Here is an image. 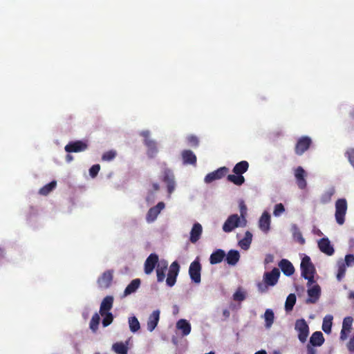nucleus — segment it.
<instances>
[{"label":"nucleus","instance_id":"de8ad7c7","mask_svg":"<svg viewBox=\"0 0 354 354\" xmlns=\"http://www.w3.org/2000/svg\"><path fill=\"white\" fill-rule=\"evenodd\" d=\"M116 156V151L113 150H110L105 152L102 157V159L104 161H111L115 158Z\"/></svg>","mask_w":354,"mask_h":354},{"label":"nucleus","instance_id":"6e6552de","mask_svg":"<svg viewBox=\"0 0 354 354\" xmlns=\"http://www.w3.org/2000/svg\"><path fill=\"white\" fill-rule=\"evenodd\" d=\"M180 270V266L177 261H174L169 266L166 283L168 286L172 287L176 282V278Z\"/></svg>","mask_w":354,"mask_h":354},{"label":"nucleus","instance_id":"7c9ffc66","mask_svg":"<svg viewBox=\"0 0 354 354\" xmlns=\"http://www.w3.org/2000/svg\"><path fill=\"white\" fill-rule=\"evenodd\" d=\"M249 168V163L246 160H242L235 165L232 171L235 174L243 175Z\"/></svg>","mask_w":354,"mask_h":354},{"label":"nucleus","instance_id":"4468645a","mask_svg":"<svg viewBox=\"0 0 354 354\" xmlns=\"http://www.w3.org/2000/svg\"><path fill=\"white\" fill-rule=\"evenodd\" d=\"M158 263V256L155 253L149 254L144 265L145 274H150Z\"/></svg>","mask_w":354,"mask_h":354},{"label":"nucleus","instance_id":"ddd939ff","mask_svg":"<svg viewBox=\"0 0 354 354\" xmlns=\"http://www.w3.org/2000/svg\"><path fill=\"white\" fill-rule=\"evenodd\" d=\"M165 204L164 202H159L156 206L151 207L146 215V220L148 223L153 222L165 208Z\"/></svg>","mask_w":354,"mask_h":354},{"label":"nucleus","instance_id":"9d476101","mask_svg":"<svg viewBox=\"0 0 354 354\" xmlns=\"http://www.w3.org/2000/svg\"><path fill=\"white\" fill-rule=\"evenodd\" d=\"M229 169L226 167H222L218 169L209 173L205 177V182L206 183H210L216 180H218L226 176Z\"/></svg>","mask_w":354,"mask_h":354},{"label":"nucleus","instance_id":"20e7f679","mask_svg":"<svg viewBox=\"0 0 354 354\" xmlns=\"http://www.w3.org/2000/svg\"><path fill=\"white\" fill-rule=\"evenodd\" d=\"M202 266L198 257L192 261L189 268V274L190 279L195 283H199L201 281Z\"/></svg>","mask_w":354,"mask_h":354},{"label":"nucleus","instance_id":"ea45409f","mask_svg":"<svg viewBox=\"0 0 354 354\" xmlns=\"http://www.w3.org/2000/svg\"><path fill=\"white\" fill-rule=\"evenodd\" d=\"M335 194V189L330 188L326 191L321 196L320 201L323 204L328 203L330 201L333 195Z\"/></svg>","mask_w":354,"mask_h":354},{"label":"nucleus","instance_id":"603ef678","mask_svg":"<svg viewBox=\"0 0 354 354\" xmlns=\"http://www.w3.org/2000/svg\"><path fill=\"white\" fill-rule=\"evenodd\" d=\"M345 155L347 157V158H348L349 162L351 163V165L354 168V149L353 148L348 149L346 151Z\"/></svg>","mask_w":354,"mask_h":354},{"label":"nucleus","instance_id":"f3484780","mask_svg":"<svg viewBox=\"0 0 354 354\" xmlns=\"http://www.w3.org/2000/svg\"><path fill=\"white\" fill-rule=\"evenodd\" d=\"M162 180L167 184L168 192L171 194L174 190L175 182L174 174L170 169H165Z\"/></svg>","mask_w":354,"mask_h":354},{"label":"nucleus","instance_id":"9b49d317","mask_svg":"<svg viewBox=\"0 0 354 354\" xmlns=\"http://www.w3.org/2000/svg\"><path fill=\"white\" fill-rule=\"evenodd\" d=\"M88 148V145L86 142L82 140H77L71 142L66 145L64 149L68 153H77L85 151Z\"/></svg>","mask_w":354,"mask_h":354},{"label":"nucleus","instance_id":"052dcab7","mask_svg":"<svg viewBox=\"0 0 354 354\" xmlns=\"http://www.w3.org/2000/svg\"><path fill=\"white\" fill-rule=\"evenodd\" d=\"M223 316L224 317V320L227 319L230 316V312L228 309H224L223 310Z\"/></svg>","mask_w":354,"mask_h":354},{"label":"nucleus","instance_id":"412c9836","mask_svg":"<svg viewBox=\"0 0 354 354\" xmlns=\"http://www.w3.org/2000/svg\"><path fill=\"white\" fill-rule=\"evenodd\" d=\"M279 266L286 276H291L295 272V268L292 263L287 259L281 260L279 263Z\"/></svg>","mask_w":354,"mask_h":354},{"label":"nucleus","instance_id":"cd10ccee","mask_svg":"<svg viewBox=\"0 0 354 354\" xmlns=\"http://www.w3.org/2000/svg\"><path fill=\"white\" fill-rule=\"evenodd\" d=\"M324 340L322 333L320 331H316L312 334L309 344L314 346H320L324 344Z\"/></svg>","mask_w":354,"mask_h":354},{"label":"nucleus","instance_id":"4be33fe9","mask_svg":"<svg viewBox=\"0 0 354 354\" xmlns=\"http://www.w3.org/2000/svg\"><path fill=\"white\" fill-rule=\"evenodd\" d=\"M259 228L264 232H268L270 226V215L268 212H264L259 221Z\"/></svg>","mask_w":354,"mask_h":354},{"label":"nucleus","instance_id":"f704fd0d","mask_svg":"<svg viewBox=\"0 0 354 354\" xmlns=\"http://www.w3.org/2000/svg\"><path fill=\"white\" fill-rule=\"evenodd\" d=\"M274 315L272 310H271V309L266 310L265 313H264V319L266 322L265 326L267 328H270L272 326V325L274 322Z\"/></svg>","mask_w":354,"mask_h":354},{"label":"nucleus","instance_id":"7ed1b4c3","mask_svg":"<svg viewBox=\"0 0 354 354\" xmlns=\"http://www.w3.org/2000/svg\"><path fill=\"white\" fill-rule=\"evenodd\" d=\"M245 226L243 225V219L238 214H234L228 216L222 228L225 232L229 233L236 227Z\"/></svg>","mask_w":354,"mask_h":354},{"label":"nucleus","instance_id":"473e14b6","mask_svg":"<svg viewBox=\"0 0 354 354\" xmlns=\"http://www.w3.org/2000/svg\"><path fill=\"white\" fill-rule=\"evenodd\" d=\"M252 233L247 231L245 234V237L239 241V245L243 250H248L252 243Z\"/></svg>","mask_w":354,"mask_h":354},{"label":"nucleus","instance_id":"338daca9","mask_svg":"<svg viewBox=\"0 0 354 354\" xmlns=\"http://www.w3.org/2000/svg\"><path fill=\"white\" fill-rule=\"evenodd\" d=\"M350 299H354V291L353 292H350L349 294V297H348Z\"/></svg>","mask_w":354,"mask_h":354},{"label":"nucleus","instance_id":"f257e3e1","mask_svg":"<svg viewBox=\"0 0 354 354\" xmlns=\"http://www.w3.org/2000/svg\"><path fill=\"white\" fill-rule=\"evenodd\" d=\"M280 276L279 270L274 268L270 272H266L263 274L264 284L259 283L258 288L261 292L267 291L268 286H273L277 284Z\"/></svg>","mask_w":354,"mask_h":354},{"label":"nucleus","instance_id":"5701e85b","mask_svg":"<svg viewBox=\"0 0 354 354\" xmlns=\"http://www.w3.org/2000/svg\"><path fill=\"white\" fill-rule=\"evenodd\" d=\"M160 319V311L158 310L153 311V313L149 317L147 321V329L152 332L157 326Z\"/></svg>","mask_w":354,"mask_h":354},{"label":"nucleus","instance_id":"423d86ee","mask_svg":"<svg viewBox=\"0 0 354 354\" xmlns=\"http://www.w3.org/2000/svg\"><path fill=\"white\" fill-rule=\"evenodd\" d=\"M113 271L108 270L104 272L97 279V283L100 289H107L112 283Z\"/></svg>","mask_w":354,"mask_h":354},{"label":"nucleus","instance_id":"f8f14e48","mask_svg":"<svg viewBox=\"0 0 354 354\" xmlns=\"http://www.w3.org/2000/svg\"><path fill=\"white\" fill-rule=\"evenodd\" d=\"M306 172L302 167L299 166L295 169V177L298 187L301 189H304L307 187V182L306 180Z\"/></svg>","mask_w":354,"mask_h":354},{"label":"nucleus","instance_id":"aec40b11","mask_svg":"<svg viewBox=\"0 0 354 354\" xmlns=\"http://www.w3.org/2000/svg\"><path fill=\"white\" fill-rule=\"evenodd\" d=\"M203 232L202 225L199 223H195L190 232L189 241L192 243H196L201 238Z\"/></svg>","mask_w":354,"mask_h":354},{"label":"nucleus","instance_id":"79ce46f5","mask_svg":"<svg viewBox=\"0 0 354 354\" xmlns=\"http://www.w3.org/2000/svg\"><path fill=\"white\" fill-rule=\"evenodd\" d=\"M338 270H337V279L339 281H341L342 279L344 277L346 270V266L345 263L342 261L338 262L337 264Z\"/></svg>","mask_w":354,"mask_h":354},{"label":"nucleus","instance_id":"58836bf2","mask_svg":"<svg viewBox=\"0 0 354 354\" xmlns=\"http://www.w3.org/2000/svg\"><path fill=\"white\" fill-rule=\"evenodd\" d=\"M57 182L55 180L51 181L46 184L39 189V194L44 196L48 195L53 189L55 188Z\"/></svg>","mask_w":354,"mask_h":354},{"label":"nucleus","instance_id":"b1692460","mask_svg":"<svg viewBox=\"0 0 354 354\" xmlns=\"http://www.w3.org/2000/svg\"><path fill=\"white\" fill-rule=\"evenodd\" d=\"M225 261L230 266H235L240 259V254L238 250H230L225 254Z\"/></svg>","mask_w":354,"mask_h":354},{"label":"nucleus","instance_id":"09e8293b","mask_svg":"<svg viewBox=\"0 0 354 354\" xmlns=\"http://www.w3.org/2000/svg\"><path fill=\"white\" fill-rule=\"evenodd\" d=\"M187 140L188 145L192 147H197L199 145L198 138L196 136L190 135L187 136Z\"/></svg>","mask_w":354,"mask_h":354},{"label":"nucleus","instance_id":"a19ab883","mask_svg":"<svg viewBox=\"0 0 354 354\" xmlns=\"http://www.w3.org/2000/svg\"><path fill=\"white\" fill-rule=\"evenodd\" d=\"M145 145L148 147V153L151 156L157 152L156 143L155 141L150 139H145Z\"/></svg>","mask_w":354,"mask_h":354},{"label":"nucleus","instance_id":"e433bc0d","mask_svg":"<svg viewBox=\"0 0 354 354\" xmlns=\"http://www.w3.org/2000/svg\"><path fill=\"white\" fill-rule=\"evenodd\" d=\"M296 303V296L295 294H290L286 300L285 303V309L287 312L292 310L295 304Z\"/></svg>","mask_w":354,"mask_h":354},{"label":"nucleus","instance_id":"72a5a7b5","mask_svg":"<svg viewBox=\"0 0 354 354\" xmlns=\"http://www.w3.org/2000/svg\"><path fill=\"white\" fill-rule=\"evenodd\" d=\"M227 180L229 182L234 183L236 185L240 186L245 182V178L243 175L240 174H229L227 176Z\"/></svg>","mask_w":354,"mask_h":354},{"label":"nucleus","instance_id":"37998d69","mask_svg":"<svg viewBox=\"0 0 354 354\" xmlns=\"http://www.w3.org/2000/svg\"><path fill=\"white\" fill-rule=\"evenodd\" d=\"M129 328L133 333L137 332L140 328V323L136 317H131L129 319Z\"/></svg>","mask_w":354,"mask_h":354},{"label":"nucleus","instance_id":"f03ea898","mask_svg":"<svg viewBox=\"0 0 354 354\" xmlns=\"http://www.w3.org/2000/svg\"><path fill=\"white\" fill-rule=\"evenodd\" d=\"M348 205L345 198H339L335 202V217L336 222L342 225L345 222V216L347 212Z\"/></svg>","mask_w":354,"mask_h":354},{"label":"nucleus","instance_id":"39448f33","mask_svg":"<svg viewBox=\"0 0 354 354\" xmlns=\"http://www.w3.org/2000/svg\"><path fill=\"white\" fill-rule=\"evenodd\" d=\"M295 329L298 333V339L301 343L306 342L309 335V327L304 319H297Z\"/></svg>","mask_w":354,"mask_h":354},{"label":"nucleus","instance_id":"a211bd4d","mask_svg":"<svg viewBox=\"0 0 354 354\" xmlns=\"http://www.w3.org/2000/svg\"><path fill=\"white\" fill-rule=\"evenodd\" d=\"M183 163L195 166L197 162L196 156L189 149H185L181 152Z\"/></svg>","mask_w":354,"mask_h":354},{"label":"nucleus","instance_id":"6e6d98bb","mask_svg":"<svg viewBox=\"0 0 354 354\" xmlns=\"http://www.w3.org/2000/svg\"><path fill=\"white\" fill-rule=\"evenodd\" d=\"M294 237L295 239H297V241L301 245L304 244L305 243V239L303 237L301 233L300 232H295L294 234Z\"/></svg>","mask_w":354,"mask_h":354},{"label":"nucleus","instance_id":"2eb2a0df","mask_svg":"<svg viewBox=\"0 0 354 354\" xmlns=\"http://www.w3.org/2000/svg\"><path fill=\"white\" fill-rule=\"evenodd\" d=\"M353 318L351 317H346L344 319L342 323V328L340 332V339L342 341L348 338L349 333L352 329Z\"/></svg>","mask_w":354,"mask_h":354},{"label":"nucleus","instance_id":"a18cd8bd","mask_svg":"<svg viewBox=\"0 0 354 354\" xmlns=\"http://www.w3.org/2000/svg\"><path fill=\"white\" fill-rule=\"evenodd\" d=\"M102 316L103 317L102 325L104 327H106L112 323L113 320V315L111 313H104L103 315Z\"/></svg>","mask_w":354,"mask_h":354},{"label":"nucleus","instance_id":"4c0bfd02","mask_svg":"<svg viewBox=\"0 0 354 354\" xmlns=\"http://www.w3.org/2000/svg\"><path fill=\"white\" fill-rule=\"evenodd\" d=\"M100 317L98 313H95L93 316L90 321L89 327L91 330L95 333L98 329V326L100 324Z\"/></svg>","mask_w":354,"mask_h":354},{"label":"nucleus","instance_id":"e2e57ef3","mask_svg":"<svg viewBox=\"0 0 354 354\" xmlns=\"http://www.w3.org/2000/svg\"><path fill=\"white\" fill-rule=\"evenodd\" d=\"M66 161L70 162L73 160V157L71 155L68 154L66 156Z\"/></svg>","mask_w":354,"mask_h":354},{"label":"nucleus","instance_id":"8fccbe9b","mask_svg":"<svg viewBox=\"0 0 354 354\" xmlns=\"http://www.w3.org/2000/svg\"><path fill=\"white\" fill-rule=\"evenodd\" d=\"M285 212V207L282 203H278L275 205L274 209L273 211V214L274 216H279Z\"/></svg>","mask_w":354,"mask_h":354},{"label":"nucleus","instance_id":"bb28decb","mask_svg":"<svg viewBox=\"0 0 354 354\" xmlns=\"http://www.w3.org/2000/svg\"><path fill=\"white\" fill-rule=\"evenodd\" d=\"M225 257V252L222 249H217L209 257V263L212 265L221 263Z\"/></svg>","mask_w":354,"mask_h":354},{"label":"nucleus","instance_id":"a878e982","mask_svg":"<svg viewBox=\"0 0 354 354\" xmlns=\"http://www.w3.org/2000/svg\"><path fill=\"white\" fill-rule=\"evenodd\" d=\"M113 304V297L112 296L105 297L100 305V314L103 315L104 313L109 312L112 308Z\"/></svg>","mask_w":354,"mask_h":354},{"label":"nucleus","instance_id":"0e129e2a","mask_svg":"<svg viewBox=\"0 0 354 354\" xmlns=\"http://www.w3.org/2000/svg\"><path fill=\"white\" fill-rule=\"evenodd\" d=\"M254 354H267V353L265 350H261L256 352Z\"/></svg>","mask_w":354,"mask_h":354},{"label":"nucleus","instance_id":"bf43d9fd","mask_svg":"<svg viewBox=\"0 0 354 354\" xmlns=\"http://www.w3.org/2000/svg\"><path fill=\"white\" fill-rule=\"evenodd\" d=\"M305 279H307L308 280V286H310L312 285L313 283H315V280H314V275H309V276H306V277H303Z\"/></svg>","mask_w":354,"mask_h":354},{"label":"nucleus","instance_id":"6ab92c4d","mask_svg":"<svg viewBox=\"0 0 354 354\" xmlns=\"http://www.w3.org/2000/svg\"><path fill=\"white\" fill-rule=\"evenodd\" d=\"M321 293V288L319 285H315L308 290V298L306 303L315 304L319 299Z\"/></svg>","mask_w":354,"mask_h":354},{"label":"nucleus","instance_id":"c85d7f7f","mask_svg":"<svg viewBox=\"0 0 354 354\" xmlns=\"http://www.w3.org/2000/svg\"><path fill=\"white\" fill-rule=\"evenodd\" d=\"M176 327L178 329L182 330V335L183 336L189 335L191 332V325L186 319H181L178 321Z\"/></svg>","mask_w":354,"mask_h":354},{"label":"nucleus","instance_id":"49530a36","mask_svg":"<svg viewBox=\"0 0 354 354\" xmlns=\"http://www.w3.org/2000/svg\"><path fill=\"white\" fill-rule=\"evenodd\" d=\"M160 189V186L158 183H152V189L148 192L147 196L146 197V201L149 203L152 202L153 200V192L158 191Z\"/></svg>","mask_w":354,"mask_h":354},{"label":"nucleus","instance_id":"2f4dec72","mask_svg":"<svg viewBox=\"0 0 354 354\" xmlns=\"http://www.w3.org/2000/svg\"><path fill=\"white\" fill-rule=\"evenodd\" d=\"M112 350L117 354H127L128 353V343L126 344L120 342L114 343L112 345Z\"/></svg>","mask_w":354,"mask_h":354},{"label":"nucleus","instance_id":"69168bd1","mask_svg":"<svg viewBox=\"0 0 354 354\" xmlns=\"http://www.w3.org/2000/svg\"><path fill=\"white\" fill-rule=\"evenodd\" d=\"M350 116L354 120V109L350 112Z\"/></svg>","mask_w":354,"mask_h":354},{"label":"nucleus","instance_id":"4d7b16f0","mask_svg":"<svg viewBox=\"0 0 354 354\" xmlns=\"http://www.w3.org/2000/svg\"><path fill=\"white\" fill-rule=\"evenodd\" d=\"M347 348L350 352L354 353V334L347 344Z\"/></svg>","mask_w":354,"mask_h":354},{"label":"nucleus","instance_id":"864d4df0","mask_svg":"<svg viewBox=\"0 0 354 354\" xmlns=\"http://www.w3.org/2000/svg\"><path fill=\"white\" fill-rule=\"evenodd\" d=\"M100 169V165L99 164L93 165L89 169V175L92 178L96 177Z\"/></svg>","mask_w":354,"mask_h":354},{"label":"nucleus","instance_id":"13d9d810","mask_svg":"<svg viewBox=\"0 0 354 354\" xmlns=\"http://www.w3.org/2000/svg\"><path fill=\"white\" fill-rule=\"evenodd\" d=\"M314 346L308 344L306 346L307 354H316V349L313 348Z\"/></svg>","mask_w":354,"mask_h":354},{"label":"nucleus","instance_id":"680f3d73","mask_svg":"<svg viewBox=\"0 0 354 354\" xmlns=\"http://www.w3.org/2000/svg\"><path fill=\"white\" fill-rule=\"evenodd\" d=\"M141 136H143L145 139H149V131H144L141 133Z\"/></svg>","mask_w":354,"mask_h":354},{"label":"nucleus","instance_id":"dca6fc26","mask_svg":"<svg viewBox=\"0 0 354 354\" xmlns=\"http://www.w3.org/2000/svg\"><path fill=\"white\" fill-rule=\"evenodd\" d=\"M318 248L322 252L328 256H331L335 252L329 239L326 237L322 238L318 241Z\"/></svg>","mask_w":354,"mask_h":354},{"label":"nucleus","instance_id":"5fc2aeb1","mask_svg":"<svg viewBox=\"0 0 354 354\" xmlns=\"http://www.w3.org/2000/svg\"><path fill=\"white\" fill-rule=\"evenodd\" d=\"M344 263L346 266H351L354 265V254H346L345 256Z\"/></svg>","mask_w":354,"mask_h":354},{"label":"nucleus","instance_id":"393cba45","mask_svg":"<svg viewBox=\"0 0 354 354\" xmlns=\"http://www.w3.org/2000/svg\"><path fill=\"white\" fill-rule=\"evenodd\" d=\"M168 263L166 261H161L157 266L156 275L158 282H162L165 278V272L167 270Z\"/></svg>","mask_w":354,"mask_h":354},{"label":"nucleus","instance_id":"3c124183","mask_svg":"<svg viewBox=\"0 0 354 354\" xmlns=\"http://www.w3.org/2000/svg\"><path fill=\"white\" fill-rule=\"evenodd\" d=\"M245 299V295L243 292L238 290L233 295V299L237 301H242Z\"/></svg>","mask_w":354,"mask_h":354},{"label":"nucleus","instance_id":"0eeeda50","mask_svg":"<svg viewBox=\"0 0 354 354\" xmlns=\"http://www.w3.org/2000/svg\"><path fill=\"white\" fill-rule=\"evenodd\" d=\"M312 144V140L308 136L299 138L295 145V152L297 155L301 156L306 151Z\"/></svg>","mask_w":354,"mask_h":354},{"label":"nucleus","instance_id":"c03bdc74","mask_svg":"<svg viewBox=\"0 0 354 354\" xmlns=\"http://www.w3.org/2000/svg\"><path fill=\"white\" fill-rule=\"evenodd\" d=\"M239 209H240V217L243 219V225H246L247 221L245 219V216L247 214V207L244 203V201H241L239 203Z\"/></svg>","mask_w":354,"mask_h":354},{"label":"nucleus","instance_id":"c756f323","mask_svg":"<svg viewBox=\"0 0 354 354\" xmlns=\"http://www.w3.org/2000/svg\"><path fill=\"white\" fill-rule=\"evenodd\" d=\"M140 279H135L126 287L124 291V295L127 296L131 293L135 292L140 286Z\"/></svg>","mask_w":354,"mask_h":354},{"label":"nucleus","instance_id":"1a4fd4ad","mask_svg":"<svg viewBox=\"0 0 354 354\" xmlns=\"http://www.w3.org/2000/svg\"><path fill=\"white\" fill-rule=\"evenodd\" d=\"M301 271L302 277L315 274V268L308 256H305L302 259L301 262Z\"/></svg>","mask_w":354,"mask_h":354},{"label":"nucleus","instance_id":"c9c22d12","mask_svg":"<svg viewBox=\"0 0 354 354\" xmlns=\"http://www.w3.org/2000/svg\"><path fill=\"white\" fill-rule=\"evenodd\" d=\"M333 316L326 315L323 320L322 328L326 333H330L331 332V327L333 324Z\"/></svg>","mask_w":354,"mask_h":354}]
</instances>
